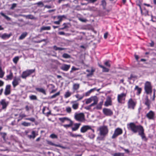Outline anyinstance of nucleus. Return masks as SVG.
Returning a JSON list of instances; mask_svg holds the SVG:
<instances>
[{
    "label": "nucleus",
    "instance_id": "f257e3e1",
    "mask_svg": "<svg viewBox=\"0 0 156 156\" xmlns=\"http://www.w3.org/2000/svg\"><path fill=\"white\" fill-rule=\"evenodd\" d=\"M128 129L131 130L133 133L138 132V134L141 137L142 139L145 141H147V138L144 133V129L141 125H136L134 122H130L127 125Z\"/></svg>",
    "mask_w": 156,
    "mask_h": 156
},
{
    "label": "nucleus",
    "instance_id": "f03ea898",
    "mask_svg": "<svg viewBox=\"0 0 156 156\" xmlns=\"http://www.w3.org/2000/svg\"><path fill=\"white\" fill-rule=\"evenodd\" d=\"M144 89L147 94H151L152 92V86L150 82L146 81L145 82L144 84Z\"/></svg>",
    "mask_w": 156,
    "mask_h": 156
},
{
    "label": "nucleus",
    "instance_id": "7ed1b4c3",
    "mask_svg": "<svg viewBox=\"0 0 156 156\" xmlns=\"http://www.w3.org/2000/svg\"><path fill=\"white\" fill-rule=\"evenodd\" d=\"M136 101L132 98H129L127 102V106L128 109H134L136 105Z\"/></svg>",
    "mask_w": 156,
    "mask_h": 156
},
{
    "label": "nucleus",
    "instance_id": "20e7f679",
    "mask_svg": "<svg viewBox=\"0 0 156 156\" xmlns=\"http://www.w3.org/2000/svg\"><path fill=\"white\" fill-rule=\"evenodd\" d=\"M75 119L80 122H83L85 120V115L83 113H76L74 115Z\"/></svg>",
    "mask_w": 156,
    "mask_h": 156
},
{
    "label": "nucleus",
    "instance_id": "39448f33",
    "mask_svg": "<svg viewBox=\"0 0 156 156\" xmlns=\"http://www.w3.org/2000/svg\"><path fill=\"white\" fill-rule=\"evenodd\" d=\"M35 71V69H27L25 71L23 72L21 75V77L23 79H26V78L30 75L34 73Z\"/></svg>",
    "mask_w": 156,
    "mask_h": 156
},
{
    "label": "nucleus",
    "instance_id": "423d86ee",
    "mask_svg": "<svg viewBox=\"0 0 156 156\" xmlns=\"http://www.w3.org/2000/svg\"><path fill=\"white\" fill-rule=\"evenodd\" d=\"M126 96V93H122L118 94L117 96V101L119 103H124Z\"/></svg>",
    "mask_w": 156,
    "mask_h": 156
},
{
    "label": "nucleus",
    "instance_id": "0eeeda50",
    "mask_svg": "<svg viewBox=\"0 0 156 156\" xmlns=\"http://www.w3.org/2000/svg\"><path fill=\"white\" fill-rule=\"evenodd\" d=\"M99 130L100 135L104 136H106L108 132V127L105 126L100 127Z\"/></svg>",
    "mask_w": 156,
    "mask_h": 156
},
{
    "label": "nucleus",
    "instance_id": "6e6552de",
    "mask_svg": "<svg viewBox=\"0 0 156 156\" xmlns=\"http://www.w3.org/2000/svg\"><path fill=\"white\" fill-rule=\"evenodd\" d=\"M122 133L123 131L122 129L119 128H117L115 130L114 133L111 138L112 139H115L118 136L122 134Z\"/></svg>",
    "mask_w": 156,
    "mask_h": 156
},
{
    "label": "nucleus",
    "instance_id": "1a4fd4ad",
    "mask_svg": "<svg viewBox=\"0 0 156 156\" xmlns=\"http://www.w3.org/2000/svg\"><path fill=\"white\" fill-rule=\"evenodd\" d=\"M145 116L149 120H154L156 118L155 112L152 110L149 111L147 113Z\"/></svg>",
    "mask_w": 156,
    "mask_h": 156
},
{
    "label": "nucleus",
    "instance_id": "9d476101",
    "mask_svg": "<svg viewBox=\"0 0 156 156\" xmlns=\"http://www.w3.org/2000/svg\"><path fill=\"white\" fill-rule=\"evenodd\" d=\"M21 81V80L20 77H14L12 82L13 87L15 88L18 85Z\"/></svg>",
    "mask_w": 156,
    "mask_h": 156
},
{
    "label": "nucleus",
    "instance_id": "9b49d317",
    "mask_svg": "<svg viewBox=\"0 0 156 156\" xmlns=\"http://www.w3.org/2000/svg\"><path fill=\"white\" fill-rule=\"evenodd\" d=\"M9 102L6 101L5 99H2L0 101V105L2 106V109H6L9 105Z\"/></svg>",
    "mask_w": 156,
    "mask_h": 156
},
{
    "label": "nucleus",
    "instance_id": "f8f14e48",
    "mask_svg": "<svg viewBox=\"0 0 156 156\" xmlns=\"http://www.w3.org/2000/svg\"><path fill=\"white\" fill-rule=\"evenodd\" d=\"M103 112L105 115L107 116H110L113 114L112 111L109 108H104L103 109Z\"/></svg>",
    "mask_w": 156,
    "mask_h": 156
},
{
    "label": "nucleus",
    "instance_id": "ddd939ff",
    "mask_svg": "<svg viewBox=\"0 0 156 156\" xmlns=\"http://www.w3.org/2000/svg\"><path fill=\"white\" fill-rule=\"evenodd\" d=\"M11 85L10 84H8L6 85L4 94L5 96L10 94L11 92Z\"/></svg>",
    "mask_w": 156,
    "mask_h": 156
},
{
    "label": "nucleus",
    "instance_id": "4468645a",
    "mask_svg": "<svg viewBox=\"0 0 156 156\" xmlns=\"http://www.w3.org/2000/svg\"><path fill=\"white\" fill-rule=\"evenodd\" d=\"M70 67V65H67L66 64H63L60 67V69L64 71H68Z\"/></svg>",
    "mask_w": 156,
    "mask_h": 156
},
{
    "label": "nucleus",
    "instance_id": "2eb2a0df",
    "mask_svg": "<svg viewBox=\"0 0 156 156\" xmlns=\"http://www.w3.org/2000/svg\"><path fill=\"white\" fill-rule=\"evenodd\" d=\"M91 127L89 126H84L80 129V132L82 133H84L87 132L88 130L91 129Z\"/></svg>",
    "mask_w": 156,
    "mask_h": 156
},
{
    "label": "nucleus",
    "instance_id": "dca6fc26",
    "mask_svg": "<svg viewBox=\"0 0 156 156\" xmlns=\"http://www.w3.org/2000/svg\"><path fill=\"white\" fill-rule=\"evenodd\" d=\"M134 90L136 91V95L137 96H140L141 93L142 88L141 87H139L138 86L136 85L135 87Z\"/></svg>",
    "mask_w": 156,
    "mask_h": 156
},
{
    "label": "nucleus",
    "instance_id": "f3484780",
    "mask_svg": "<svg viewBox=\"0 0 156 156\" xmlns=\"http://www.w3.org/2000/svg\"><path fill=\"white\" fill-rule=\"evenodd\" d=\"M71 103L73 104L72 107L74 110H76L79 108V104L78 103H76V101H72Z\"/></svg>",
    "mask_w": 156,
    "mask_h": 156
},
{
    "label": "nucleus",
    "instance_id": "a211bd4d",
    "mask_svg": "<svg viewBox=\"0 0 156 156\" xmlns=\"http://www.w3.org/2000/svg\"><path fill=\"white\" fill-rule=\"evenodd\" d=\"M144 104L147 106L148 109L150 108L151 101L149 99L148 96H147L145 99Z\"/></svg>",
    "mask_w": 156,
    "mask_h": 156
},
{
    "label": "nucleus",
    "instance_id": "6ab92c4d",
    "mask_svg": "<svg viewBox=\"0 0 156 156\" xmlns=\"http://www.w3.org/2000/svg\"><path fill=\"white\" fill-rule=\"evenodd\" d=\"M47 144L49 145H51V146H54L55 147H61V148H64V147L63 146H61L60 145L57 144H55L53 143H52L51 141L47 140Z\"/></svg>",
    "mask_w": 156,
    "mask_h": 156
},
{
    "label": "nucleus",
    "instance_id": "aec40b11",
    "mask_svg": "<svg viewBox=\"0 0 156 156\" xmlns=\"http://www.w3.org/2000/svg\"><path fill=\"white\" fill-rule=\"evenodd\" d=\"M11 35V34H8L4 33L2 35L1 38L3 40H5L9 38Z\"/></svg>",
    "mask_w": 156,
    "mask_h": 156
},
{
    "label": "nucleus",
    "instance_id": "412c9836",
    "mask_svg": "<svg viewBox=\"0 0 156 156\" xmlns=\"http://www.w3.org/2000/svg\"><path fill=\"white\" fill-rule=\"evenodd\" d=\"M36 90L38 92H41L44 95H46L45 90L42 88H36Z\"/></svg>",
    "mask_w": 156,
    "mask_h": 156
},
{
    "label": "nucleus",
    "instance_id": "4be33fe9",
    "mask_svg": "<svg viewBox=\"0 0 156 156\" xmlns=\"http://www.w3.org/2000/svg\"><path fill=\"white\" fill-rule=\"evenodd\" d=\"M91 129L92 131V132H89V133L88 137L90 139H94L95 136V135L94 134V129H92V128Z\"/></svg>",
    "mask_w": 156,
    "mask_h": 156
},
{
    "label": "nucleus",
    "instance_id": "5701e85b",
    "mask_svg": "<svg viewBox=\"0 0 156 156\" xmlns=\"http://www.w3.org/2000/svg\"><path fill=\"white\" fill-rule=\"evenodd\" d=\"M27 116V115L25 114H20L19 115V116L18 118V119L17 120L18 122H19L22 120V119L26 117Z\"/></svg>",
    "mask_w": 156,
    "mask_h": 156
},
{
    "label": "nucleus",
    "instance_id": "b1692460",
    "mask_svg": "<svg viewBox=\"0 0 156 156\" xmlns=\"http://www.w3.org/2000/svg\"><path fill=\"white\" fill-rule=\"evenodd\" d=\"M57 19L58 20V21L60 22H61L63 18L66 19V17L65 15H63L62 16H58L57 17Z\"/></svg>",
    "mask_w": 156,
    "mask_h": 156
},
{
    "label": "nucleus",
    "instance_id": "393cba45",
    "mask_svg": "<svg viewBox=\"0 0 156 156\" xmlns=\"http://www.w3.org/2000/svg\"><path fill=\"white\" fill-rule=\"evenodd\" d=\"M80 124L76 123L74 124V127L72 128V130L73 131H75L78 129L80 127Z\"/></svg>",
    "mask_w": 156,
    "mask_h": 156
},
{
    "label": "nucleus",
    "instance_id": "a878e982",
    "mask_svg": "<svg viewBox=\"0 0 156 156\" xmlns=\"http://www.w3.org/2000/svg\"><path fill=\"white\" fill-rule=\"evenodd\" d=\"M112 101L111 99L107 100L105 102V105L106 106H108L109 105H112Z\"/></svg>",
    "mask_w": 156,
    "mask_h": 156
},
{
    "label": "nucleus",
    "instance_id": "bb28decb",
    "mask_svg": "<svg viewBox=\"0 0 156 156\" xmlns=\"http://www.w3.org/2000/svg\"><path fill=\"white\" fill-rule=\"evenodd\" d=\"M1 15L4 17L7 21H9L11 20V19L9 16L6 15L4 13L2 12L0 13Z\"/></svg>",
    "mask_w": 156,
    "mask_h": 156
},
{
    "label": "nucleus",
    "instance_id": "cd10ccee",
    "mask_svg": "<svg viewBox=\"0 0 156 156\" xmlns=\"http://www.w3.org/2000/svg\"><path fill=\"white\" fill-rule=\"evenodd\" d=\"M27 32H24L22 33L19 37V40H22L24 38L27 36Z\"/></svg>",
    "mask_w": 156,
    "mask_h": 156
},
{
    "label": "nucleus",
    "instance_id": "c85d7f7f",
    "mask_svg": "<svg viewBox=\"0 0 156 156\" xmlns=\"http://www.w3.org/2000/svg\"><path fill=\"white\" fill-rule=\"evenodd\" d=\"M98 66L100 68L103 69V72H108L109 71V69H108L106 68V67H105V66H103L102 65H101L100 64H99Z\"/></svg>",
    "mask_w": 156,
    "mask_h": 156
},
{
    "label": "nucleus",
    "instance_id": "c756f323",
    "mask_svg": "<svg viewBox=\"0 0 156 156\" xmlns=\"http://www.w3.org/2000/svg\"><path fill=\"white\" fill-rule=\"evenodd\" d=\"M70 122V123L68 124L63 125V126L65 128H67L68 127H69L73 125V122L71 120H69Z\"/></svg>",
    "mask_w": 156,
    "mask_h": 156
},
{
    "label": "nucleus",
    "instance_id": "7c9ffc66",
    "mask_svg": "<svg viewBox=\"0 0 156 156\" xmlns=\"http://www.w3.org/2000/svg\"><path fill=\"white\" fill-rule=\"evenodd\" d=\"M85 96V94H83L81 96H80L79 94H77L75 95L76 98L78 99L77 101H79L82 99Z\"/></svg>",
    "mask_w": 156,
    "mask_h": 156
},
{
    "label": "nucleus",
    "instance_id": "2f4dec72",
    "mask_svg": "<svg viewBox=\"0 0 156 156\" xmlns=\"http://www.w3.org/2000/svg\"><path fill=\"white\" fill-rule=\"evenodd\" d=\"M80 87V84L77 83H75L73 86V89L74 90H77L79 89Z\"/></svg>",
    "mask_w": 156,
    "mask_h": 156
},
{
    "label": "nucleus",
    "instance_id": "473e14b6",
    "mask_svg": "<svg viewBox=\"0 0 156 156\" xmlns=\"http://www.w3.org/2000/svg\"><path fill=\"white\" fill-rule=\"evenodd\" d=\"M13 73H12L10 72V74L7 75L6 76V78L7 80H11L13 77Z\"/></svg>",
    "mask_w": 156,
    "mask_h": 156
},
{
    "label": "nucleus",
    "instance_id": "72a5a7b5",
    "mask_svg": "<svg viewBox=\"0 0 156 156\" xmlns=\"http://www.w3.org/2000/svg\"><path fill=\"white\" fill-rule=\"evenodd\" d=\"M59 120L62 122H64L65 121H69L70 119L66 117H63L59 118Z\"/></svg>",
    "mask_w": 156,
    "mask_h": 156
},
{
    "label": "nucleus",
    "instance_id": "f704fd0d",
    "mask_svg": "<svg viewBox=\"0 0 156 156\" xmlns=\"http://www.w3.org/2000/svg\"><path fill=\"white\" fill-rule=\"evenodd\" d=\"M35 4L37 5L38 7H42L43 6H44V5L43 2L41 1L38 2Z\"/></svg>",
    "mask_w": 156,
    "mask_h": 156
},
{
    "label": "nucleus",
    "instance_id": "c9c22d12",
    "mask_svg": "<svg viewBox=\"0 0 156 156\" xmlns=\"http://www.w3.org/2000/svg\"><path fill=\"white\" fill-rule=\"evenodd\" d=\"M51 29V27L50 26H43L41 28V30H49Z\"/></svg>",
    "mask_w": 156,
    "mask_h": 156
},
{
    "label": "nucleus",
    "instance_id": "e433bc0d",
    "mask_svg": "<svg viewBox=\"0 0 156 156\" xmlns=\"http://www.w3.org/2000/svg\"><path fill=\"white\" fill-rule=\"evenodd\" d=\"M29 97L30 99L31 100H36L37 99V97L35 95H32L30 96Z\"/></svg>",
    "mask_w": 156,
    "mask_h": 156
},
{
    "label": "nucleus",
    "instance_id": "4c0bfd02",
    "mask_svg": "<svg viewBox=\"0 0 156 156\" xmlns=\"http://www.w3.org/2000/svg\"><path fill=\"white\" fill-rule=\"evenodd\" d=\"M62 57L65 58H71L70 55L66 53H64L62 55Z\"/></svg>",
    "mask_w": 156,
    "mask_h": 156
},
{
    "label": "nucleus",
    "instance_id": "58836bf2",
    "mask_svg": "<svg viewBox=\"0 0 156 156\" xmlns=\"http://www.w3.org/2000/svg\"><path fill=\"white\" fill-rule=\"evenodd\" d=\"M32 135L29 136V137L30 138L34 139L36 137L35 132L34 131H33L32 132Z\"/></svg>",
    "mask_w": 156,
    "mask_h": 156
},
{
    "label": "nucleus",
    "instance_id": "ea45409f",
    "mask_svg": "<svg viewBox=\"0 0 156 156\" xmlns=\"http://www.w3.org/2000/svg\"><path fill=\"white\" fill-rule=\"evenodd\" d=\"M66 111L67 113H70L71 112L72 109L70 107H66Z\"/></svg>",
    "mask_w": 156,
    "mask_h": 156
},
{
    "label": "nucleus",
    "instance_id": "a19ab883",
    "mask_svg": "<svg viewBox=\"0 0 156 156\" xmlns=\"http://www.w3.org/2000/svg\"><path fill=\"white\" fill-rule=\"evenodd\" d=\"M19 58L18 56H16L12 60L14 63L16 64L19 61Z\"/></svg>",
    "mask_w": 156,
    "mask_h": 156
},
{
    "label": "nucleus",
    "instance_id": "79ce46f5",
    "mask_svg": "<svg viewBox=\"0 0 156 156\" xmlns=\"http://www.w3.org/2000/svg\"><path fill=\"white\" fill-rule=\"evenodd\" d=\"M21 124L24 126H30L31 123H30L24 122L22 123Z\"/></svg>",
    "mask_w": 156,
    "mask_h": 156
},
{
    "label": "nucleus",
    "instance_id": "37998d69",
    "mask_svg": "<svg viewBox=\"0 0 156 156\" xmlns=\"http://www.w3.org/2000/svg\"><path fill=\"white\" fill-rule=\"evenodd\" d=\"M113 156H124V154L121 153H115L112 155Z\"/></svg>",
    "mask_w": 156,
    "mask_h": 156
},
{
    "label": "nucleus",
    "instance_id": "c03bdc74",
    "mask_svg": "<svg viewBox=\"0 0 156 156\" xmlns=\"http://www.w3.org/2000/svg\"><path fill=\"white\" fill-rule=\"evenodd\" d=\"M71 93L68 91L64 95V97L65 98H68L69 97L71 96Z\"/></svg>",
    "mask_w": 156,
    "mask_h": 156
},
{
    "label": "nucleus",
    "instance_id": "a18cd8bd",
    "mask_svg": "<svg viewBox=\"0 0 156 156\" xmlns=\"http://www.w3.org/2000/svg\"><path fill=\"white\" fill-rule=\"evenodd\" d=\"M25 16L26 17V18L28 19H30L31 20L34 19L35 17H34L32 15H28L27 16Z\"/></svg>",
    "mask_w": 156,
    "mask_h": 156
},
{
    "label": "nucleus",
    "instance_id": "49530a36",
    "mask_svg": "<svg viewBox=\"0 0 156 156\" xmlns=\"http://www.w3.org/2000/svg\"><path fill=\"white\" fill-rule=\"evenodd\" d=\"M25 119L27 120H29L32 122H34L35 121V119L34 118L32 117L30 118H26Z\"/></svg>",
    "mask_w": 156,
    "mask_h": 156
},
{
    "label": "nucleus",
    "instance_id": "de8ad7c7",
    "mask_svg": "<svg viewBox=\"0 0 156 156\" xmlns=\"http://www.w3.org/2000/svg\"><path fill=\"white\" fill-rule=\"evenodd\" d=\"M4 73L2 70L1 67L0 66V78H2L4 76Z\"/></svg>",
    "mask_w": 156,
    "mask_h": 156
},
{
    "label": "nucleus",
    "instance_id": "09e8293b",
    "mask_svg": "<svg viewBox=\"0 0 156 156\" xmlns=\"http://www.w3.org/2000/svg\"><path fill=\"white\" fill-rule=\"evenodd\" d=\"M0 134L2 136V138L4 140H5V137L6 136V133H5L1 132L0 133Z\"/></svg>",
    "mask_w": 156,
    "mask_h": 156
},
{
    "label": "nucleus",
    "instance_id": "8fccbe9b",
    "mask_svg": "<svg viewBox=\"0 0 156 156\" xmlns=\"http://www.w3.org/2000/svg\"><path fill=\"white\" fill-rule=\"evenodd\" d=\"M106 2L105 0H102L101 1V5L104 8L105 7L106 5Z\"/></svg>",
    "mask_w": 156,
    "mask_h": 156
},
{
    "label": "nucleus",
    "instance_id": "3c124183",
    "mask_svg": "<svg viewBox=\"0 0 156 156\" xmlns=\"http://www.w3.org/2000/svg\"><path fill=\"white\" fill-rule=\"evenodd\" d=\"M60 94V91H58L56 94H54L53 95L51 96V98H55L57 96H58Z\"/></svg>",
    "mask_w": 156,
    "mask_h": 156
},
{
    "label": "nucleus",
    "instance_id": "603ef678",
    "mask_svg": "<svg viewBox=\"0 0 156 156\" xmlns=\"http://www.w3.org/2000/svg\"><path fill=\"white\" fill-rule=\"evenodd\" d=\"M103 104V102H101L99 103L97 105V108L98 109H100L101 108L102 105Z\"/></svg>",
    "mask_w": 156,
    "mask_h": 156
},
{
    "label": "nucleus",
    "instance_id": "864d4df0",
    "mask_svg": "<svg viewBox=\"0 0 156 156\" xmlns=\"http://www.w3.org/2000/svg\"><path fill=\"white\" fill-rule=\"evenodd\" d=\"M31 109V107L30 106H29L28 105H26L25 107V109L26 111L29 112V111Z\"/></svg>",
    "mask_w": 156,
    "mask_h": 156
},
{
    "label": "nucleus",
    "instance_id": "5fc2aeb1",
    "mask_svg": "<svg viewBox=\"0 0 156 156\" xmlns=\"http://www.w3.org/2000/svg\"><path fill=\"white\" fill-rule=\"evenodd\" d=\"M50 137L52 139L57 138V136L55 134L53 133L51 134Z\"/></svg>",
    "mask_w": 156,
    "mask_h": 156
},
{
    "label": "nucleus",
    "instance_id": "6e6d98bb",
    "mask_svg": "<svg viewBox=\"0 0 156 156\" xmlns=\"http://www.w3.org/2000/svg\"><path fill=\"white\" fill-rule=\"evenodd\" d=\"M136 76H135L133 75L132 74H131L130 75V76L129 77H128V79L129 80H131L133 78H136Z\"/></svg>",
    "mask_w": 156,
    "mask_h": 156
},
{
    "label": "nucleus",
    "instance_id": "4d7b16f0",
    "mask_svg": "<svg viewBox=\"0 0 156 156\" xmlns=\"http://www.w3.org/2000/svg\"><path fill=\"white\" fill-rule=\"evenodd\" d=\"M105 65L107 66L110 67L111 66L110 64L109 63V61H107L105 62Z\"/></svg>",
    "mask_w": 156,
    "mask_h": 156
},
{
    "label": "nucleus",
    "instance_id": "13d9d810",
    "mask_svg": "<svg viewBox=\"0 0 156 156\" xmlns=\"http://www.w3.org/2000/svg\"><path fill=\"white\" fill-rule=\"evenodd\" d=\"M136 5L138 6H139L140 9V12H141V14L142 15H144V14L143 13V11H142V9L141 8V6L140 4H139V3L138 4H136Z\"/></svg>",
    "mask_w": 156,
    "mask_h": 156
},
{
    "label": "nucleus",
    "instance_id": "bf43d9fd",
    "mask_svg": "<svg viewBox=\"0 0 156 156\" xmlns=\"http://www.w3.org/2000/svg\"><path fill=\"white\" fill-rule=\"evenodd\" d=\"M17 5V4L16 3H13L11 7L10 8V9H13L15 8Z\"/></svg>",
    "mask_w": 156,
    "mask_h": 156
},
{
    "label": "nucleus",
    "instance_id": "052dcab7",
    "mask_svg": "<svg viewBox=\"0 0 156 156\" xmlns=\"http://www.w3.org/2000/svg\"><path fill=\"white\" fill-rule=\"evenodd\" d=\"M78 69L76 68L74 66H73L71 68V70L70 71V72L71 73L73 71L78 70Z\"/></svg>",
    "mask_w": 156,
    "mask_h": 156
},
{
    "label": "nucleus",
    "instance_id": "680f3d73",
    "mask_svg": "<svg viewBox=\"0 0 156 156\" xmlns=\"http://www.w3.org/2000/svg\"><path fill=\"white\" fill-rule=\"evenodd\" d=\"M51 112L50 111H49L48 112H47V113H45V115L48 117V116L50 115L51 114Z\"/></svg>",
    "mask_w": 156,
    "mask_h": 156
},
{
    "label": "nucleus",
    "instance_id": "e2e57ef3",
    "mask_svg": "<svg viewBox=\"0 0 156 156\" xmlns=\"http://www.w3.org/2000/svg\"><path fill=\"white\" fill-rule=\"evenodd\" d=\"M97 101H95L94 102L92 103V104H91L90 105V107H91L93 106H94V105H96L97 104Z\"/></svg>",
    "mask_w": 156,
    "mask_h": 156
},
{
    "label": "nucleus",
    "instance_id": "0e129e2a",
    "mask_svg": "<svg viewBox=\"0 0 156 156\" xmlns=\"http://www.w3.org/2000/svg\"><path fill=\"white\" fill-rule=\"evenodd\" d=\"M62 26H63L64 27H65V29H66V28H68L69 27L68 26V24L67 23H64L63 24Z\"/></svg>",
    "mask_w": 156,
    "mask_h": 156
},
{
    "label": "nucleus",
    "instance_id": "69168bd1",
    "mask_svg": "<svg viewBox=\"0 0 156 156\" xmlns=\"http://www.w3.org/2000/svg\"><path fill=\"white\" fill-rule=\"evenodd\" d=\"M44 7L45 8H46L48 9L51 8V6L50 5H44Z\"/></svg>",
    "mask_w": 156,
    "mask_h": 156
},
{
    "label": "nucleus",
    "instance_id": "338daca9",
    "mask_svg": "<svg viewBox=\"0 0 156 156\" xmlns=\"http://www.w3.org/2000/svg\"><path fill=\"white\" fill-rule=\"evenodd\" d=\"M58 34L60 35H65V33L63 31H60L58 32Z\"/></svg>",
    "mask_w": 156,
    "mask_h": 156
},
{
    "label": "nucleus",
    "instance_id": "774afa93",
    "mask_svg": "<svg viewBox=\"0 0 156 156\" xmlns=\"http://www.w3.org/2000/svg\"><path fill=\"white\" fill-rule=\"evenodd\" d=\"M108 33V32L105 33L104 34V38L105 39H106L107 37Z\"/></svg>",
    "mask_w": 156,
    "mask_h": 156
}]
</instances>
